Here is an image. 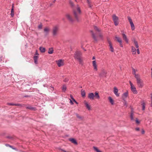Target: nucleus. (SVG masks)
Returning <instances> with one entry per match:
<instances>
[{
	"mask_svg": "<svg viewBox=\"0 0 152 152\" xmlns=\"http://www.w3.org/2000/svg\"><path fill=\"white\" fill-rule=\"evenodd\" d=\"M74 15L76 19L77 22H79L80 21V15L81 13L80 9L78 5H77V8L76 10H73Z\"/></svg>",
	"mask_w": 152,
	"mask_h": 152,
	"instance_id": "nucleus-1",
	"label": "nucleus"
},
{
	"mask_svg": "<svg viewBox=\"0 0 152 152\" xmlns=\"http://www.w3.org/2000/svg\"><path fill=\"white\" fill-rule=\"evenodd\" d=\"M82 53L79 50H77L75 52L74 57L75 59L78 60L80 64L83 65V62L82 59Z\"/></svg>",
	"mask_w": 152,
	"mask_h": 152,
	"instance_id": "nucleus-2",
	"label": "nucleus"
},
{
	"mask_svg": "<svg viewBox=\"0 0 152 152\" xmlns=\"http://www.w3.org/2000/svg\"><path fill=\"white\" fill-rule=\"evenodd\" d=\"M127 18L130 24L132 30V31L134 30L135 29V28L134 24L132 21V19H131V17L129 16H128Z\"/></svg>",
	"mask_w": 152,
	"mask_h": 152,
	"instance_id": "nucleus-3",
	"label": "nucleus"
},
{
	"mask_svg": "<svg viewBox=\"0 0 152 152\" xmlns=\"http://www.w3.org/2000/svg\"><path fill=\"white\" fill-rule=\"evenodd\" d=\"M113 20L114 21V24L115 26H117L118 24V18L115 15H113Z\"/></svg>",
	"mask_w": 152,
	"mask_h": 152,
	"instance_id": "nucleus-4",
	"label": "nucleus"
},
{
	"mask_svg": "<svg viewBox=\"0 0 152 152\" xmlns=\"http://www.w3.org/2000/svg\"><path fill=\"white\" fill-rule=\"evenodd\" d=\"M59 28L58 26H55L53 28V36H56L57 35Z\"/></svg>",
	"mask_w": 152,
	"mask_h": 152,
	"instance_id": "nucleus-5",
	"label": "nucleus"
},
{
	"mask_svg": "<svg viewBox=\"0 0 152 152\" xmlns=\"http://www.w3.org/2000/svg\"><path fill=\"white\" fill-rule=\"evenodd\" d=\"M137 83L139 88H142L144 86L143 82L141 79L137 80Z\"/></svg>",
	"mask_w": 152,
	"mask_h": 152,
	"instance_id": "nucleus-6",
	"label": "nucleus"
},
{
	"mask_svg": "<svg viewBox=\"0 0 152 152\" xmlns=\"http://www.w3.org/2000/svg\"><path fill=\"white\" fill-rule=\"evenodd\" d=\"M39 53H38L37 50H36L35 55L34 57V62L36 64H37L38 63V56L39 55Z\"/></svg>",
	"mask_w": 152,
	"mask_h": 152,
	"instance_id": "nucleus-7",
	"label": "nucleus"
},
{
	"mask_svg": "<svg viewBox=\"0 0 152 152\" xmlns=\"http://www.w3.org/2000/svg\"><path fill=\"white\" fill-rule=\"evenodd\" d=\"M56 63L58 67H61L64 65V61L62 59H60L56 61Z\"/></svg>",
	"mask_w": 152,
	"mask_h": 152,
	"instance_id": "nucleus-8",
	"label": "nucleus"
},
{
	"mask_svg": "<svg viewBox=\"0 0 152 152\" xmlns=\"http://www.w3.org/2000/svg\"><path fill=\"white\" fill-rule=\"evenodd\" d=\"M108 42L109 44V50L112 52L114 51V49L113 47L111 42L109 40H108Z\"/></svg>",
	"mask_w": 152,
	"mask_h": 152,
	"instance_id": "nucleus-9",
	"label": "nucleus"
},
{
	"mask_svg": "<svg viewBox=\"0 0 152 152\" xmlns=\"http://www.w3.org/2000/svg\"><path fill=\"white\" fill-rule=\"evenodd\" d=\"M133 93L134 94H137V91L136 90V88L134 85L131 86L130 87Z\"/></svg>",
	"mask_w": 152,
	"mask_h": 152,
	"instance_id": "nucleus-10",
	"label": "nucleus"
},
{
	"mask_svg": "<svg viewBox=\"0 0 152 152\" xmlns=\"http://www.w3.org/2000/svg\"><path fill=\"white\" fill-rule=\"evenodd\" d=\"M115 38L117 39V41L119 43L121 47L122 48L123 47V46L122 43V40L121 38L119 37H116Z\"/></svg>",
	"mask_w": 152,
	"mask_h": 152,
	"instance_id": "nucleus-11",
	"label": "nucleus"
},
{
	"mask_svg": "<svg viewBox=\"0 0 152 152\" xmlns=\"http://www.w3.org/2000/svg\"><path fill=\"white\" fill-rule=\"evenodd\" d=\"M92 65L94 67V69L95 71H97L98 69L97 68V65L96 64V61L95 60L92 61Z\"/></svg>",
	"mask_w": 152,
	"mask_h": 152,
	"instance_id": "nucleus-12",
	"label": "nucleus"
},
{
	"mask_svg": "<svg viewBox=\"0 0 152 152\" xmlns=\"http://www.w3.org/2000/svg\"><path fill=\"white\" fill-rule=\"evenodd\" d=\"M122 37L125 41L127 43H129V39L127 38L126 36V35L124 34V33L122 34Z\"/></svg>",
	"mask_w": 152,
	"mask_h": 152,
	"instance_id": "nucleus-13",
	"label": "nucleus"
},
{
	"mask_svg": "<svg viewBox=\"0 0 152 152\" xmlns=\"http://www.w3.org/2000/svg\"><path fill=\"white\" fill-rule=\"evenodd\" d=\"M113 92L116 96H119V94L118 93V90L116 87H115L114 88Z\"/></svg>",
	"mask_w": 152,
	"mask_h": 152,
	"instance_id": "nucleus-14",
	"label": "nucleus"
},
{
	"mask_svg": "<svg viewBox=\"0 0 152 152\" xmlns=\"http://www.w3.org/2000/svg\"><path fill=\"white\" fill-rule=\"evenodd\" d=\"M107 74V72H106L104 70H103L102 71V72L99 74V76L100 77H106V74Z\"/></svg>",
	"mask_w": 152,
	"mask_h": 152,
	"instance_id": "nucleus-15",
	"label": "nucleus"
},
{
	"mask_svg": "<svg viewBox=\"0 0 152 152\" xmlns=\"http://www.w3.org/2000/svg\"><path fill=\"white\" fill-rule=\"evenodd\" d=\"M94 95L93 93H89L88 96V98L91 100L94 99Z\"/></svg>",
	"mask_w": 152,
	"mask_h": 152,
	"instance_id": "nucleus-16",
	"label": "nucleus"
},
{
	"mask_svg": "<svg viewBox=\"0 0 152 152\" xmlns=\"http://www.w3.org/2000/svg\"><path fill=\"white\" fill-rule=\"evenodd\" d=\"M66 18L71 22H72L73 21V19L72 18L71 16L68 14L66 15Z\"/></svg>",
	"mask_w": 152,
	"mask_h": 152,
	"instance_id": "nucleus-17",
	"label": "nucleus"
},
{
	"mask_svg": "<svg viewBox=\"0 0 152 152\" xmlns=\"http://www.w3.org/2000/svg\"><path fill=\"white\" fill-rule=\"evenodd\" d=\"M69 140L75 145H77V141L74 138H70L69 139Z\"/></svg>",
	"mask_w": 152,
	"mask_h": 152,
	"instance_id": "nucleus-18",
	"label": "nucleus"
},
{
	"mask_svg": "<svg viewBox=\"0 0 152 152\" xmlns=\"http://www.w3.org/2000/svg\"><path fill=\"white\" fill-rule=\"evenodd\" d=\"M90 32L92 34V37L93 39L95 41L97 42V39L95 34L94 33L93 31H91Z\"/></svg>",
	"mask_w": 152,
	"mask_h": 152,
	"instance_id": "nucleus-19",
	"label": "nucleus"
},
{
	"mask_svg": "<svg viewBox=\"0 0 152 152\" xmlns=\"http://www.w3.org/2000/svg\"><path fill=\"white\" fill-rule=\"evenodd\" d=\"M128 92H126L124 93L122 95V99L123 100H124V99L126 98L128 96Z\"/></svg>",
	"mask_w": 152,
	"mask_h": 152,
	"instance_id": "nucleus-20",
	"label": "nucleus"
},
{
	"mask_svg": "<svg viewBox=\"0 0 152 152\" xmlns=\"http://www.w3.org/2000/svg\"><path fill=\"white\" fill-rule=\"evenodd\" d=\"M49 29L48 27L45 28L44 31L45 33V35H47L49 33Z\"/></svg>",
	"mask_w": 152,
	"mask_h": 152,
	"instance_id": "nucleus-21",
	"label": "nucleus"
},
{
	"mask_svg": "<svg viewBox=\"0 0 152 152\" xmlns=\"http://www.w3.org/2000/svg\"><path fill=\"white\" fill-rule=\"evenodd\" d=\"M132 48V54L133 55L135 54H136V50L135 48L133 46H131Z\"/></svg>",
	"mask_w": 152,
	"mask_h": 152,
	"instance_id": "nucleus-22",
	"label": "nucleus"
},
{
	"mask_svg": "<svg viewBox=\"0 0 152 152\" xmlns=\"http://www.w3.org/2000/svg\"><path fill=\"white\" fill-rule=\"evenodd\" d=\"M26 108L27 109H29L33 110H36V108L35 107H32L31 106H27L26 107Z\"/></svg>",
	"mask_w": 152,
	"mask_h": 152,
	"instance_id": "nucleus-23",
	"label": "nucleus"
},
{
	"mask_svg": "<svg viewBox=\"0 0 152 152\" xmlns=\"http://www.w3.org/2000/svg\"><path fill=\"white\" fill-rule=\"evenodd\" d=\"M108 99L109 100L111 104L113 105L114 104V100L111 97H108Z\"/></svg>",
	"mask_w": 152,
	"mask_h": 152,
	"instance_id": "nucleus-24",
	"label": "nucleus"
},
{
	"mask_svg": "<svg viewBox=\"0 0 152 152\" xmlns=\"http://www.w3.org/2000/svg\"><path fill=\"white\" fill-rule=\"evenodd\" d=\"M134 113H133V110H132L131 111V114H130V118L131 119L132 121H134Z\"/></svg>",
	"mask_w": 152,
	"mask_h": 152,
	"instance_id": "nucleus-25",
	"label": "nucleus"
},
{
	"mask_svg": "<svg viewBox=\"0 0 152 152\" xmlns=\"http://www.w3.org/2000/svg\"><path fill=\"white\" fill-rule=\"evenodd\" d=\"M85 104L87 107V108L88 109V110H90L91 109L90 107L89 104H88V102H85Z\"/></svg>",
	"mask_w": 152,
	"mask_h": 152,
	"instance_id": "nucleus-26",
	"label": "nucleus"
},
{
	"mask_svg": "<svg viewBox=\"0 0 152 152\" xmlns=\"http://www.w3.org/2000/svg\"><path fill=\"white\" fill-rule=\"evenodd\" d=\"M39 50L41 53H44L45 51V49L44 48L42 47H40L39 48Z\"/></svg>",
	"mask_w": 152,
	"mask_h": 152,
	"instance_id": "nucleus-27",
	"label": "nucleus"
},
{
	"mask_svg": "<svg viewBox=\"0 0 152 152\" xmlns=\"http://www.w3.org/2000/svg\"><path fill=\"white\" fill-rule=\"evenodd\" d=\"M81 95L82 97H85L86 96V93L84 90H81Z\"/></svg>",
	"mask_w": 152,
	"mask_h": 152,
	"instance_id": "nucleus-28",
	"label": "nucleus"
},
{
	"mask_svg": "<svg viewBox=\"0 0 152 152\" xmlns=\"http://www.w3.org/2000/svg\"><path fill=\"white\" fill-rule=\"evenodd\" d=\"M53 48H50L49 49L48 53L49 54H51L53 53Z\"/></svg>",
	"mask_w": 152,
	"mask_h": 152,
	"instance_id": "nucleus-29",
	"label": "nucleus"
},
{
	"mask_svg": "<svg viewBox=\"0 0 152 152\" xmlns=\"http://www.w3.org/2000/svg\"><path fill=\"white\" fill-rule=\"evenodd\" d=\"M94 96L95 98L98 99H99L100 98V96L99 95L98 93L97 92H95Z\"/></svg>",
	"mask_w": 152,
	"mask_h": 152,
	"instance_id": "nucleus-30",
	"label": "nucleus"
},
{
	"mask_svg": "<svg viewBox=\"0 0 152 152\" xmlns=\"http://www.w3.org/2000/svg\"><path fill=\"white\" fill-rule=\"evenodd\" d=\"M134 77L136 79V81L141 79L140 77V75L138 74H135V75H134Z\"/></svg>",
	"mask_w": 152,
	"mask_h": 152,
	"instance_id": "nucleus-31",
	"label": "nucleus"
},
{
	"mask_svg": "<svg viewBox=\"0 0 152 152\" xmlns=\"http://www.w3.org/2000/svg\"><path fill=\"white\" fill-rule=\"evenodd\" d=\"M134 44L136 48H139V45L138 44L137 42L135 40H134Z\"/></svg>",
	"mask_w": 152,
	"mask_h": 152,
	"instance_id": "nucleus-32",
	"label": "nucleus"
},
{
	"mask_svg": "<svg viewBox=\"0 0 152 152\" xmlns=\"http://www.w3.org/2000/svg\"><path fill=\"white\" fill-rule=\"evenodd\" d=\"M70 97L71 98V99H72V100L73 101L75 102L76 103V104H78V103L76 101V100H75V99L73 98V96L72 94L70 95Z\"/></svg>",
	"mask_w": 152,
	"mask_h": 152,
	"instance_id": "nucleus-33",
	"label": "nucleus"
},
{
	"mask_svg": "<svg viewBox=\"0 0 152 152\" xmlns=\"http://www.w3.org/2000/svg\"><path fill=\"white\" fill-rule=\"evenodd\" d=\"M94 150L96 151V152H102L100 150H99L97 147L94 146L93 147Z\"/></svg>",
	"mask_w": 152,
	"mask_h": 152,
	"instance_id": "nucleus-34",
	"label": "nucleus"
},
{
	"mask_svg": "<svg viewBox=\"0 0 152 152\" xmlns=\"http://www.w3.org/2000/svg\"><path fill=\"white\" fill-rule=\"evenodd\" d=\"M11 16L12 17H13L14 16V9H11Z\"/></svg>",
	"mask_w": 152,
	"mask_h": 152,
	"instance_id": "nucleus-35",
	"label": "nucleus"
},
{
	"mask_svg": "<svg viewBox=\"0 0 152 152\" xmlns=\"http://www.w3.org/2000/svg\"><path fill=\"white\" fill-rule=\"evenodd\" d=\"M94 30L98 32H100L101 31V30L99 28L96 26H94Z\"/></svg>",
	"mask_w": 152,
	"mask_h": 152,
	"instance_id": "nucleus-36",
	"label": "nucleus"
},
{
	"mask_svg": "<svg viewBox=\"0 0 152 152\" xmlns=\"http://www.w3.org/2000/svg\"><path fill=\"white\" fill-rule=\"evenodd\" d=\"M87 3L88 4V6L89 7L91 8L92 6L91 4V2L90 0H87Z\"/></svg>",
	"mask_w": 152,
	"mask_h": 152,
	"instance_id": "nucleus-37",
	"label": "nucleus"
},
{
	"mask_svg": "<svg viewBox=\"0 0 152 152\" xmlns=\"http://www.w3.org/2000/svg\"><path fill=\"white\" fill-rule=\"evenodd\" d=\"M145 103L143 102H142V110H145Z\"/></svg>",
	"mask_w": 152,
	"mask_h": 152,
	"instance_id": "nucleus-38",
	"label": "nucleus"
},
{
	"mask_svg": "<svg viewBox=\"0 0 152 152\" xmlns=\"http://www.w3.org/2000/svg\"><path fill=\"white\" fill-rule=\"evenodd\" d=\"M25 105V104H15V106H20V107H23Z\"/></svg>",
	"mask_w": 152,
	"mask_h": 152,
	"instance_id": "nucleus-39",
	"label": "nucleus"
},
{
	"mask_svg": "<svg viewBox=\"0 0 152 152\" xmlns=\"http://www.w3.org/2000/svg\"><path fill=\"white\" fill-rule=\"evenodd\" d=\"M76 115L77 117L80 120H82L83 119V118L81 116L79 115L77 113Z\"/></svg>",
	"mask_w": 152,
	"mask_h": 152,
	"instance_id": "nucleus-40",
	"label": "nucleus"
},
{
	"mask_svg": "<svg viewBox=\"0 0 152 152\" xmlns=\"http://www.w3.org/2000/svg\"><path fill=\"white\" fill-rule=\"evenodd\" d=\"M62 88L63 91L64 92H65L66 91V86H65V85H63L62 86Z\"/></svg>",
	"mask_w": 152,
	"mask_h": 152,
	"instance_id": "nucleus-41",
	"label": "nucleus"
},
{
	"mask_svg": "<svg viewBox=\"0 0 152 152\" xmlns=\"http://www.w3.org/2000/svg\"><path fill=\"white\" fill-rule=\"evenodd\" d=\"M132 74L134 75L135 74H136V71H135V69L133 68H132Z\"/></svg>",
	"mask_w": 152,
	"mask_h": 152,
	"instance_id": "nucleus-42",
	"label": "nucleus"
},
{
	"mask_svg": "<svg viewBox=\"0 0 152 152\" xmlns=\"http://www.w3.org/2000/svg\"><path fill=\"white\" fill-rule=\"evenodd\" d=\"M71 6H72V7H73L74 6V4L73 2L72 1H70L69 2Z\"/></svg>",
	"mask_w": 152,
	"mask_h": 152,
	"instance_id": "nucleus-43",
	"label": "nucleus"
},
{
	"mask_svg": "<svg viewBox=\"0 0 152 152\" xmlns=\"http://www.w3.org/2000/svg\"><path fill=\"white\" fill-rule=\"evenodd\" d=\"M135 121L136 123L137 124H139L140 123V121L138 120L137 118H136Z\"/></svg>",
	"mask_w": 152,
	"mask_h": 152,
	"instance_id": "nucleus-44",
	"label": "nucleus"
},
{
	"mask_svg": "<svg viewBox=\"0 0 152 152\" xmlns=\"http://www.w3.org/2000/svg\"><path fill=\"white\" fill-rule=\"evenodd\" d=\"M7 104L11 106H15V104H13L11 103H8Z\"/></svg>",
	"mask_w": 152,
	"mask_h": 152,
	"instance_id": "nucleus-45",
	"label": "nucleus"
},
{
	"mask_svg": "<svg viewBox=\"0 0 152 152\" xmlns=\"http://www.w3.org/2000/svg\"><path fill=\"white\" fill-rule=\"evenodd\" d=\"M137 48V49L136 50V51H137V54H140V50H139V48Z\"/></svg>",
	"mask_w": 152,
	"mask_h": 152,
	"instance_id": "nucleus-46",
	"label": "nucleus"
},
{
	"mask_svg": "<svg viewBox=\"0 0 152 152\" xmlns=\"http://www.w3.org/2000/svg\"><path fill=\"white\" fill-rule=\"evenodd\" d=\"M42 24H40L38 26V28L40 29H41L42 28Z\"/></svg>",
	"mask_w": 152,
	"mask_h": 152,
	"instance_id": "nucleus-47",
	"label": "nucleus"
},
{
	"mask_svg": "<svg viewBox=\"0 0 152 152\" xmlns=\"http://www.w3.org/2000/svg\"><path fill=\"white\" fill-rule=\"evenodd\" d=\"M68 80L69 79L68 78H66L64 80V82H68Z\"/></svg>",
	"mask_w": 152,
	"mask_h": 152,
	"instance_id": "nucleus-48",
	"label": "nucleus"
},
{
	"mask_svg": "<svg viewBox=\"0 0 152 152\" xmlns=\"http://www.w3.org/2000/svg\"><path fill=\"white\" fill-rule=\"evenodd\" d=\"M99 38L102 39V38H103V36L101 34H99Z\"/></svg>",
	"mask_w": 152,
	"mask_h": 152,
	"instance_id": "nucleus-49",
	"label": "nucleus"
},
{
	"mask_svg": "<svg viewBox=\"0 0 152 152\" xmlns=\"http://www.w3.org/2000/svg\"><path fill=\"white\" fill-rule=\"evenodd\" d=\"M145 131L143 129H142V131H141V133H142V134H143L145 133Z\"/></svg>",
	"mask_w": 152,
	"mask_h": 152,
	"instance_id": "nucleus-50",
	"label": "nucleus"
},
{
	"mask_svg": "<svg viewBox=\"0 0 152 152\" xmlns=\"http://www.w3.org/2000/svg\"><path fill=\"white\" fill-rule=\"evenodd\" d=\"M129 83H130L131 86H132L134 85L132 84V83L130 81H129Z\"/></svg>",
	"mask_w": 152,
	"mask_h": 152,
	"instance_id": "nucleus-51",
	"label": "nucleus"
},
{
	"mask_svg": "<svg viewBox=\"0 0 152 152\" xmlns=\"http://www.w3.org/2000/svg\"><path fill=\"white\" fill-rule=\"evenodd\" d=\"M140 128H139V127H137V128H135V130H136L137 131H139L140 130Z\"/></svg>",
	"mask_w": 152,
	"mask_h": 152,
	"instance_id": "nucleus-52",
	"label": "nucleus"
},
{
	"mask_svg": "<svg viewBox=\"0 0 152 152\" xmlns=\"http://www.w3.org/2000/svg\"><path fill=\"white\" fill-rule=\"evenodd\" d=\"M124 105L126 106V107L127 106V102L125 101V102L124 103Z\"/></svg>",
	"mask_w": 152,
	"mask_h": 152,
	"instance_id": "nucleus-53",
	"label": "nucleus"
},
{
	"mask_svg": "<svg viewBox=\"0 0 152 152\" xmlns=\"http://www.w3.org/2000/svg\"><path fill=\"white\" fill-rule=\"evenodd\" d=\"M70 103H71V104H73V103L72 101V100H71L70 99Z\"/></svg>",
	"mask_w": 152,
	"mask_h": 152,
	"instance_id": "nucleus-54",
	"label": "nucleus"
},
{
	"mask_svg": "<svg viewBox=\"0 0 152 152\" xmlns=\"http://www.w3.org/2000/svg\"><path fill=\"white\" fill-rule=\"evenodd\" d=\"M151 78L152 79V68H151Z\"/></svg>",
	"mask_w": 152,
	"mask_h": 152,
	"instance_id": "nucleus-55",
	"label": "nucleus"
},
{
	"mask_svg": "<svg viewBox=\"0 0 152 152\" xmlns=\"http://www.w3.org/2000/svg\"><path fill=\"white\" fill-rule=\"evenodd\" d=\"M12 8H14V4H12Z\"/></svg>",
	"mask_w": 152,
	"mask_h": 152,
	"instance_id": "nucleus-56",
	"label": "nucleus"
},
{
	"mask_svg": "<svg viewBox=\"0 0 152 152\" xmlns=\"http://www.w3.org/2000/svg\"><path fill=\"white\" fill-rule=\"evenodd\" d=\"M95 56H93L92 58V60H94L95 59Z\"/></svg>",
	"mask_w": 152,
	"mask_h": 152,
	"instance_id": "nucleus-57",
	"label": "nucleus"
},
{
	"mask_svg": "<svg viewBox=\"0 0 152 152\" xmlns=\"http://www.w3.org/2000/svg\"><path fill=\"white\" fill-rule=\"evenodd\" d=\"M11 148H12L13 149H15H15H15V148H13L12 147V146H11Z\"/></svg>",
	"mask_w": 152,
	"mask_h": 152,
	"instance_id": "nucleus-58",
	"label": "nucleus"
},
{
	"mask_svg": "<svg viewBox=\"0 0 152 152\" xmlns=\"http://www.w3.org/2000/svg\"><path fill=\"white\" fill-rule=\"evenodd\" d=\"M6 146H9V145H9V144H6Z\"/></svg>",
	"mask_w": 152,
	"mask_h": 152,
	"instance_id": "nucleus-59",
	"label": "nucleus"
},
{
	"mask_svg": "<svg viewBox=\"0 0 152 152\" xmlns=\"http://www.w3.org/2000/svg\"><path fill=\"white\" fill-rule=\"evenodd\" d=\"M151 106L152 107V102H151Z\"/></svg>",
	"mask_w": 152,
	"mask_h": 152,
	"instance_id": "nucleus-60",
	"label": "nucleus"
},
{
	"mask_svg": "<svg viewBox=\"0 0 152 152\" xmlns=\"http://www.w3.org/2000/svg\"><path fill=\"white\" fill-rule=\"evenodd\" d=\"M50 87H51V88H53V86H50Z\"/></svg>",
	"mask_w": 152,
	"mask_h": 152,
	"instance_id": "nucleus-61",
	"label": "nucleus"
},
{
	"mask_svg": "<svg viewBox=\"0 0 152 152\" xmlns=\"http://www.w3.org/2000/svg\"><path fill=\"white\" fill-rule=\"evenodd\" d=\"M25 97H29V96H25Z\"/></svg>",
	"mask_w": 152,
	"mask_h": 152,
	"instance_id": "nucleus-62",
	"label": "nucleus"
},
{
	"mask_svg": "<svg viewBox=\"0 0 152 152\" xmlns=\"http://www.w3.org/2000/svg\"><path fill=\"white\" fill-rule=\"evenodd\" d=\"M55 1H56V0H54V1H53V3H54L55 2Z\"/></svg>",
	"mask_w": 152,
	"mask_h": 152,
	"instance_id": "nucleus-63",
	"label": "nucleus"
},
{
	"mask_svg": "<svg viewBox=\"0 0 152 152\" xmlns=\"http://www.w3.org/2000/svg\"><path fill=\"white\" fill-rule=\"evenodd\" d=\"M151 102H152V96H151Z\"/></svg>",
	"mask_w": 152,
	"mask_h": 152,
	"instance_id": "nucleus-64",
	"label": "nucleus"
}]
</instances>
